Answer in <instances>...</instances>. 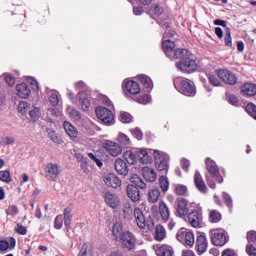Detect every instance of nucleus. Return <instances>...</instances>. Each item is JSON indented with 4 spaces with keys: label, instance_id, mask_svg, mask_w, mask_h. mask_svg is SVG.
Segmentation results:
<instances>
[{
    "label": "nucleus",
    "instance_id": "1",
    "mask_svg": "<svg viewBox=\"0 0 256 256\" xmlns=\"http://www.w3.org/2000/svg\"><path fill=\"white\" fill-rule=\"evenodd\" d=\"M112 235L115 241H120L122 249L133 251L137 247V237L131 231L123 232V224L115 223L112 227Z\"/></svg>",
    "mask_w": 256,
    "mask_h": 256
},
{
    "label": "nucleus",
    "instance_id": "2",
    "mask_svg": "<svg viewBox=\"0 0 256 256\" xmlns=\"http://www.w3.org/2000/svg\"><path fill=\"white\" fill-rule=\"evenodd\" d=\"M130 181L133 184L127 185V196L133 203H138V201H141V192L139 189H147V184L137 174L132 175Z\"/></svg>",
    "mask_w": 256,
    "mask_h": 256
},
{
    "label": "nucleus",
    "instance_id": "3",
    "mask_svg": "<svg viewBox=\"0 0 256 256\" xmlns=\"http://www.w3.org/2000/svg\"><path fill=\"white\" fill-rule=\"evenodd\" d=\"M174 87L179 91V93H182V95H185L186 97H195V94L197 93L195 90V84L187 78H175Z\"/></svg>",
    "mask_w": 256,
    "mask_h": 256
},
{
    "label": "nucleus",
    "instance_id": "4",
    "mask_svg": "<svg viewBox=\"0 0 256 256\" xmlns=\"http://www.w3.org/2000/svg\"><path fill=\"white\" fill-rule=\"evenodd\" d=\"M134 221L138 227V229H145L147 227L149 231H153L155 229V221L152 216H148L145 218V214H143V210L141 208L136 207L133 211Z\"/></svg>",
    "mask_w": 256,
    "mask_h": 256
},
{
    "label": "nucleus",
    "instance_id": "5",
    "mask_svg": "<svg viewBox=\"0 0 256 256\" xmlns=\"http://www.w3.org/2000/svg\"><path fill=\"white\" fill-rule=\"evenodd\" d=\"M158 213L160 215V219L163 223H168L169 231H173L175 228V220L171 218V211L169 210V206L165 201H160L158 205Z\"/></svg>",
    "mask_w": 256,
    "mask_h": 256
},
{
    "label": "nucleus",
    "instance_id": "6",
    "mask_svg": "<svg viewBox=\"0 0 256 256\" xmlns=\"http://www.w3.org/2000/svg\"><path fill=\"white\" fill-rule=\"evenodd\" d=\"M96 117L99 121H102L104 125H113L115 121V114L113 111L109 110L107 107L98 106L95 109Z\"/></svg>",
    "mask_w": 256,
    "mask_h": 256
},
{
    "label": "nucleus",
    "instance_id": "7",
    "mask_svg": "<svg viewBox=\"0 0 256 256\" xmlns=\"http://www.w3.org/2000/svg\"><path fill=\"white\" fill-rule=\"evenodd\" d=\"M176 239L186 247H193V245H195V234L191 231H187L186 228L178 230L176 233Z\"/></svg>",
    "mask_w": 256,
    "mask_h": 256
},
{
    "label": "nucleus",
    "instance_id": "8",
    "mask_svg": "<svg viewBox=\"0 0 256 256\" xmlns=\"http://www.w3.org/2000/svg\"><path fill=\"white\" fill-rule=\"evenodd\" d=\"M176 67L182 73H195L197 71V61L193 59V56H190L186 60L176 63Z\"/></svg>",
    "mask_w": 256,
    "mask_h": 256
},
{
    "label": "nucleus",
    "instance_id": "9",
    "mask_svg": "<svg viewBox=\"0 0 256 256\" xmlns=\"http://www.w3.org/2000/svg\"><path fill=\"white\" fill-rule=\"evenodd\" d=\"M205 163L206 170L208 171L209 175L215 179V182L223 183V176H221V173L219 172V166H217V163L211 158H206Z\"/></svg>",
    "mask_w": 256,
    "mask_h": 256
},
{
    "label": "nucleus",
    "instance_id": "10",
    "mask_svg": "<svg viewBox=\"0 0 256 256\" xmlns=\"http://www.w3.org/2000/svg\"><path fill=\"white\" fill-rule=\"evenodd\" d=\"M44 173L48 181H57L61 175V166L57 163H48L44 168Z\"/></svg>",
    "mask_w": 256,
    "mask_h": 256
},
{
    "label": "nucleus",
    "instance_id": "11",
    "mask_svg": "<svg viewBox=\"0 0 256 256\" xmlns=\"http://www.w3.org/2000/svg\"><path fill=\"white\" fill-rule=\"evenodd\" d=\"M188 223L194 229H201L203 227V213L199 210H194L187 214Z\"/></svg>",
    "mask_w": 256,
    "mask_h": 256
},
{
    "label": "nucleus",
    "instance_id": "12",
    "mask_svg": "<svg viewBox=\"0 0 256 256\" xmlns=\"http://www.w3.org/2000/svg\"><path fill=\"white\" fill-rule=\"evenodd\" d=\"M153 155L155 159L156 169H158V171H168L169 161L166 159L163 153L159 150H154Z\"/></svg>",
    "mask_w": 256,
    "mask_h": 256
},
{
    "label": "nucleus",
    "instance_id": "13",
    "mask_svg": "<svg viewBox=\"0 0 256 256\" xmlns=\"http://www.w3.org/2000/svg\"><path fill=\"white\" fill-rule=\"evenodd\" d=\"M217 75L227 85H237V75L229 70H218Z\"/></svg>",
    "mask_w": 256,
    "mask_h": 256
},
{
    "label": "nucleus",
    "instance_id": "14",
    "mask_svg": "<svg viewBox=\"0 0 256 256\" xmlns=\"http://www.w3.org/2000/svg\"><path fill=\"white\" fill-rule=\"evenodd\" d=\"M210 239L211 242L216 246V247H223L227 243V236H225V233L213 229L210 231Z\"/></svg>",
    "mask_w": 256,
    "mask_h": 256
},
{
    "label": "nucleus",
    "instance_id": "15",
    "mask_svg": "<svg viewBox=\"0 0 256 256\" xmlns=\"http://www.w3.org/2000/svg\"><path fill=\"white\" fill-rule=\"evenodd\" d=\"M102 147L112 157H118V155H121V153L123 151V148H121V146L119 144H117L111 140H106L102 144Z\"/></svg>",
    "mask_w": 256,
    "mask_h": 256
},
{
    "label": "nucleus",
    "instance_id": "16",
    "mask_svg": "<svg viewBox=\"0 0 256 256\" xmlns=\"http://www.w3.org/2000/svg\"><path fill=\"white\" fill-rule=\"evenodd\" d=\"M176 213L181 219H185L189 213V202L185 198H180L176 203Z\"/></svg>",
    "mask_w": 256,
    "mask_h": 256
},
{
    "label": "nucleus",
    "instance_id": "17",
    "mask_svg": "<svg viewBox=\"0 0 256 256\" xmlns=\"http://www.w3.org/2000/svg\"><path fill=\"white\" fill-rule=\"evenodd\" d=\"M104 201L108 207H111V209H119V205H121V200H119V197L109 191L105 193Z\"/></svg>",
    "mask_w": 256,
    "mask_h": 256
},
{
    "label": "nucleus",
    "instance_id": "18",
    "mask_svg": "<svg viewBox=\"0 0 256 256\" xmlns=\"http://www.w3.org/2000/svg\"><path fill=\"white\" fill-rule=\"evenodd\" d=\"M207 245V237H205V234H199L196 238V251L198 255L206 253Z\"/></svg>",
    "mask_w": 256,
    "mask_h": 256
},
{
    "label": "nucleus",
    "instance_id": "19",
    "mask_svg": "<svg viewBox=\"0 0 256 256\" xmlns=\"http://www.w3.org/2000/svg\"><path fill=\"white\" fill-rule=\"evenodd\" d=\"M104 183L107 187H112V189H117L121 187V178L115 174H108L104 177Z\"/></svg>",
    "mask_w": 256,
    "mask_h": 256
},
{
    "label": "nucleus",
    "instance_id": "20",
    "mask_svg": "<svg viewBox=\"0 0 256 256\" xmlns=\"http://www.w3.org/2000/svg\"><path fill=\"white\" fill-rule=\"evenodd\" d=\"M115 171L118 175H128L129 174V167L127 166V162L121 158H117L114 162Z\"/></svg>",
    "mask_w": 256,
    "mask_h": 256
},
{
    "label": "nucleus",
    "instance_id": "21",
    "mask_svg": "<svg viewBox=\"0 0 256 256\" xmlns=\"http://www.w3.org/2000/svg\"><path fill=\"white\" fill-rule=\"evenodd\" d=\"M190 57H193V54L189 50L185 48H178L174 50V54H172L170 59H178L180 61H185Z\"/></svg>",
    "mask_w": 256,
    "mask_h": 256
},
{
    "label": "nucleus",
    "instance_id": "22",
    "mask_svg": "<svg viewBox=\"0 0 256 256\" xmlns=\"http://www.w3.org/2000/svg\"><path fill=\"white\" fill-rule=\"evenodd\" d=\"M194 184L200 193H207V184H205V180H203V176L198 170L194 174Z\"/></svg>",
    "mask_w": 256,
    "mask_h": 256
},
{
    "label": "nucleus",
    "instance_id": "23",
    "mask_svg": "<svg viewBox=\"0 0 256 256\" xmlns=\"http://www.w3.org/2000/svg\"><path fill=\"white\" fill-rule=\"evenodd\" d=\"M141 173L146 181L149 183H154V181H157V173L154 169H152L149 166H145L141 169Z\"/></svg>",
    "mask_w": 256,
    "mask_h": 256
},
{
    "label": "nucleus",
    "instance_id": "24",
    "mask_svg": "<svg viewBox=\"0 0 256 256\" xmlns=\"http://www.w3.org/2000/svg\"><path fill=\"white\" fill-rule=\"evenodd\" d=\"M154 239L161 243V241H165L167 239V230L164 225L158 224L154 230Z\"/></svg>",
    "mask_w": 256,
    "mask_h": 256
},
{
    "label": "nucleus",
    "instance_id": "25",
    "mask_svg": "<svg viewBox=\"0 0 256 256\" xmlns=\"http://www.w3.org/2000/svg\"><path fill=\"white\" fill-rule=\"evenodd\" d=\"M241 95L243 97H255L256 85L253 83H245L241 86Z\"/></svg>",
    "mask_w": 256,
    "mask_h": 256
},
{
    "label": "nucleus",
    "instance_id": "26",
    "mask_svg": "<svg viewBox=\"0 0 256 256\" xmlns=\"http://www.w3.org/2000/svg\"><path fill=\"white\" fill-rule=\"evenodd\" d=\"M16 91H17V95L18 97H20V99H27L29 98V95H31V89L29 88V86H27L26 83H20L16 86Z\"/></svg>",
    "mask_w": 256,
    "mask_h": 256
},
{
    "label": "nucleus",
    "instance_id": "27",
    "mask_svg": "<svg viewBox=\"0 0 256 256\" xmlns=\"http://www.w3.org/2000/svg\"><path fill=\"white\" fill-rule=\"evenodd\" d=\"M162 49L166 56L171 59L173 57V54L175 53V42L171 40H164L162 42Z\"/></svg>",
    "mask_w": 256,
    "mask_h": 256
},
{
    "label": "nucleus",
    "instance_id": "28",
    "mask_svg": "<svg viewBox=\"0 0 256 256\" xmlns=\"http://www.w3.org/2000/svg\"><path fill=\"white\" fill-rule=\"evenodd\" d=\"M125 89L131 95H139V93H141V87L139 86V83L133 80H129L125 83Z\"/></svg>",
    "mask_w": 256,
    "mask_h": 256
},
{
    "label": "nucleus",
    "instance_id": "29",
    "mask_svg": "<svg viewBox=\"0 0 256 256\" xmlns=\"http://www.w3.org/2000/svg\"><path fill=\"white\" fill-rule=\"evenodd\" d=\"M136 157L139 159V163L142 165H149L151 162V157L149 156V152L145 148H141L136 152Z\"/></svg>",
    "mask_w": 256,
    "mask_h": 256
},
{
    "label": "nucleus",
    "instance_id": "30",
    "mask_svg": "<svg viewBox=\"0 0 256 256\" xmlns=\"http://www.w3.org/2000/svg\"><path fill=\"white\" fill-rule=\"evenodd\" d=\"M157 256H173L175 255V251L173 247L169 246L168 244H162L158 249L155 251Z\"/></svg>",
    "mask_w": 256,
    "mask_h": 256
},
{
    "label": "nucleus",
    "instance_id": "31",
    "mask_svg": "<svg viewBox=\"0 0 256 256\" xmlns=\"http://www.w3.org/2000/svg\"><path fill=\"white\" fill-rule=\"evenodd\" d=\"M223 220V215L219 210H209L208 212V221L209 223L215 224V223H221Z\"/></svg>",
    "mask_w": 256,
    "mask_h": 256
},
{
    "label": "nucleus",
    "instance_id": "32",
    "mask_svg": "<svg viewBox=\"0 0 256 256\" xmlns=\"http://www.w3.org/2000/svg\"><path fill=\"white\" fill-rule=\"evenodd\" d=\"M63 127L70 139H77V135H79V132L77 131V128H75V126H73L70 122H64Z\"/></svg>",
    "mask_w": 256,
    "mask_h": 256
},
{
    "label": "nucleus",
    "instance_id": "33",
    "mask_svg": "<svg viewBox=\"0 0 256 256\" xmlns=\"http://www.w3.org/2000/svg\"><path fill=\"white\" fill-rule=\"evenodd\" d=\"M79 103L82 107V111H89V108L91 107V100H89V95H87V93H80Z\"/></svg>",
    "mask_w": 256,
    "mask_h": 256
},
{
    "label": "nucleus",
    "instance_id": "34",
    "mask_svg": "<svg viewBox=\"0 0 256 256\" xmlns=\"http://www.w3.org/2000/svg\"><path fill=\"white\" fill-rule=\"evenodd\" d=\"M122 211H123L124 219H126V221H131L133 219V216H134L133 212L135 210H133L131 203L129 202L124 203L122 207Z\"/></svg>",
    "mask_w": 256,
    "mask_h": 256
},
{
    "label": "nucleus",
    "instance_id": "35",
    "mask_svg": "<svg viewBox=\"0 0 256 256\" xmlns=\"http://www.w3.org/2000/svg\"><path fill=\"white\" fill-rule=\"evenodd\" d=\"M138 79L148 93L153 89V81L147 75L142 74L138 76Z\"/></svg>",
    "mask_w": 256,
    "mask_h": 256
},
{
    "label": "nucleus",
    "instance_id": "36",
    "mask_svg": "<svg viewBox=\"0 0 256 256\" xmlns=\"http://www.w3.org/2000/svg\"><path fill=\"white\" fill-rule=\"evenodd\" d=\"M159 197H161V191L157 188L151 189L148 192L149 203H157V201H159Z\"/></svg>",
    "mask_w": 256,
    "mask_h": 256
},
{
    "label": "nucleus",
    "instance_id": "37",
    "mask_svg": "<svg viewBox=\"0 0 256 256\" xmlns=\"http://www.w3.org/2000/svg\"><path fill=\"white\" fill-rule=\"evenodd\" d=\"M123 157L129 165H135V163H137V154L133 153L131 150L124 152Z\"/></svg>",
    "mask_w": 256,
    "mask_h": 256
},
{
    "label": "nucleus",
    "instance_id": "38",
    "mask_svg": "<svg viewBox=\"0 0 256 256\" xmlns=\"http://www.w3.org/2000/svg\"><path fill=\"white\" fill-rule=\"evenodd\" d=\"M149 13L155 17H161L165 13V9L159 4H153L149 9Z\"/></svg>",
    "mask_w": 256,
    "mask_h": 256
},
{
    "label": "nucleus",
    "instance_id": "39",
    "mask_svg": "<svg viewBox=\"0 0 256 256\" xmlns=\"http://www.w3.org/2000/svg\"><path fill=\"white\" fill-rule=\"evenodd\" d=\"M64 216V225L66 229H69L71 227V221H73V214H71V208H65L63 212Z\"/></svg>",
    "mask_w": 256,
    "mask_h": 256
},
{
    "label": "nucleus",
    "instance_id": "40",
    "mask_svg": "<svg viewBox=\"0 0 256 256\" xmlns=\"http://www.w3.org/2000/svg\"><path fill=\"white\" fill-rule=\"evenodd\" d=\"M48 137L52 143H56V145H63V139L57 136V133L53 130L48 132Z\"/></svg>",
    "mask_w": 256,
    "mask_h": 256
},
{
    "label": "nucleus",
    "instance_id": "41",
    "mask_svg": "<svg viewBox=\"0 0 256 256\" xmlns=\"http://www.w3.org/2000/svg\"><path fill=\"white\" fill-rule=\"evenodd\" d=\"M0 181L3 183H11L13 181L11 172L9 170L0 171Z\"/></svg>",
    "mask_w": 256,
    "mask_h": 256
},
{
    "label": "nucleus",
    "instance_id": "42",
    "mask_svg": "<svg viewBox=\"0 0 256 256\" xmlns=\"http://www.w3.org/2000/svg\"><path fill=\"white\" fill-rule=\"evenodd\" d=\"M159 185L164 193L169 190V180L167 179V176H160Z\"/></svg>",
    "mask_w": 256,
    "mask_h": 256
},
{
    "label": "nucleus",
    "instance_id": "43",
    "mask_svg": "<svg viewBox=\"0 0 256 256\" xmlns=\"http://www.w3.org/2000/svg\"><path fill=\"white\" fill-rule=\"evenodd\" d=\"M224 43L226 47H233V38L231 37V29L226 28L225 36H224Z\"/></svg>",
    "mask_w": 256,
    "mask_h": 256
},
{
    "label": "nucleus",
    "instance_id": "44",
    "mask_svg": "<svg viewBox=\"0 0 256 256\" xmlns=\"http://www.w3.org/2000/svg\"><path fill=\"white\" fill-rule=\"evenodd\" d=\"M208 80L211 85L214 87H221V80H219V76L215 74H209Z\"/></svg>",
    "mask_w": 256,
    "mask_h": 256
},
{
    "label": "nucleus",
    "instance_id": "45",
    "mask_svg": "<svg viewBox=\"0 0 256 256\" xmlns=\"http://www.w3.org/2000/svg\"><path fill=\"white\" fill-rule=\"evenodd\" d=\"M245 110L248 113V115H250V117H252V119H255L256 121V105L253 103H249L246 105Z\"/></svg>",
    "mask_w": 256,
    "mask_h": 256
},
{
    "label": "nucleus",
    "instance_id": "46",
    "mask_svg": "<svg viewBox=\"0 0 256 256\" xmlns=\"http://www.w3.org/2000/svg\"><path fill=\"white\" fill-rule=\"evenodd\" d=\"M137 103L140 105H147V103H150L151 96L149 94H143L136 98Z\"/></svg>",
    "mask_w": 256,
    "mask_h": 256
},
{
    "label": "nucleus",
    "instance_id": "47",
    "mask_svg": "<svg viewBox=\"0 0 256 256\" xmlns=\"http://www.w3.org/2000/svg\"><path fill=\"white\" fill-rule=\"evenodd\" d=\"M19 214V207L17 205H10L8 209H6V215H10V217H15V215Z\"/></svg>",
    "mask_w": 256,
    "mask_h": 256
},
{
    "label": "nucleus",
    "instance_id": "48",
    "mask_svg": "<svg viewBox=\"0 0 256 256\" xmlns=\"http://www.w3.org/2000/svg\"><path fill=\"white\" fill-rule=\"evenodd\" d=\"M118 142L121 144V145H131V140L129 139V136L123 134V133H120L118 135Z\"/></svg>",
    "mask_w": 256,
    "mask_h": 256
},
{
    "label": "nucleus",
    "instance_id": "49",
    "mask_svg": "<svg viewBox=\"0 0 256 256\" xmlns=\"http://www.w3.org/2000/svg\"><path fill=\"white\" fill-rule=\"evenodd\" d=\"M120 121L122 123H131V121H133V116H131V114L128 112H121Z\"/></svg>",
    "mask_w": 256,
    "mask_h": 256
},
{
    "label": "nucleus",
    "instance_id": "50",
    "mask_svg": "<svg viewBox=\"0 0 256 256\" xmlns=\"http://www.w3.org/2000/svg\"><path fill=\"white\" fill-rule=\"evenodd\" d=\"M222 197L228 209H233V198L227 193H223Z\"/></svg>",
    "mask_w": 256,
    "mask_h": 256
},
{
    "label": "nucleus",
    "instance_id": "51",
    "mask_svg": "<svg viewBox=\"0 0 256 256\" xmlns=\"http://www.w3.org/2000/svg\"><path fill=\"white\" fill-rule=\"evenodd\" d=\"M78 256H93L91 254V251H89V245H87V243L82 245V248H81Z\"/></svg>",
    "mask_w": 256,
    "mask_h": 256
},
{
    "label": "nucleus",
    "instance_id": "52",
    "mask_svg": "<svg viewBox=\"0 0 256 256\" xmlns=\"http://www.w3.org/2000/svg\"><path fill=\"white\" fill-rule=\"evenodd\" d=\"M176 195L183 196L187 195V186L185 185H177L175 188Z\"/></svg>",
    "mask_w": 256,
    "mask_h": 256
},
{
    "label": "nucleus",
    "instance_id": "53",
    "mask_svg": "<svg viewBox=\"0 0 256 256\" xmlns=\"http://www.w3.org/2000/svg\"><path fill=\"white\" fill-rule=\"evenodd\" d=\"M54 227L56 229H62L63 228V215H58L56 216L55 220H54Z\"/></svg>",
    "mask_w": 256,
    "mask_h": 256
},
{
    "label": "nucleus",
    "instance_id": "54",
    "mask_svg": "<svg viewBox=\"0 0 256 256\" xmlns=\"http://www.w3.org/2000/svg\"><path fill=\"white\" fill-rule=\"evenodd\" d=\"M247 241L248 243H256V231L250 230L247 232Z\"/></svg>",
    "mask_w": 256,
    "mask_h": 256
},
{
    "label": "nucleus",
    "instance_id": "55",
    "mask_svg": "<svg viewBox=\"0 0 256 256\" xmlns=\"http://www.w3.org/2000/svg\"><path fill=\"white\" fill-rule=\"evenodd\" d=\"M28 108H29V103H27L25 101H21L18 104V111H19V113H26Z\"/></svg>",
    "mask_w": 256,
    "mask_h": 256
},
{
    "label": "nucleus",
    "instance_id": "56",
    "mask_svg": "<svg viewBox=\"0 0 256 256\" xmlns=\"http://www.w3.org/2000/svg\"><path fill=\"white\" fill-rule=\"evenodd\" d=\"M15 231H16V233H18V235H27V227H25L21 224L16 225Z\"/></svg>",
    "mask_w": 256,
    "mask_h": 256
},
{
    "label": "nucleus",
    "instance_id": "57",
    "mask_svg": "<svg viewBox=\"0 0 256 256\" xmlns=\"http://www.w3.org/2000/svg\"><path fill=\"white\" fill-rule=\"evenodd\" d=\"M29 116L32 119V121H37L39 119V108L35 107L33 110L29 112Z\"/></svg>",
    "mask_w": 256,
    "mask_h": 256
},
{
    "label": "nucleus",
    "instance_id": "58",
    "mask_svg": "<svg viewBox=\"0 0 256 256\" xmlns=\"http://www.w3.org/2000/svg\"><path fill=\"white\" fill-rule=\"evenodd\" d=\"M88 157L96 163L97 167H103V162L93 153H88Z\"/></svg>",
    "mask_w": 256,
    "mask_h": 256
},
{
    "label": "nucleus",
    "instance_id": "59",
    "mask_svg": "<svg viewBox=\"0 0 256 256\" xmlns=\"http://www.w3.org/2000/svg\"><path fill=\"white\" fill-rule=\"evenodd\" d=\"M206 182L210 189H215V187H217V185L215 184V178H213L212 176L206 175Z\"/></svg>",
    "mask_w": 256,
    "mask_h": 256
},
{
    "label": "nucleus",
    "instance_id": "60",
    "mask_svg": "<svg viewBox=\"0 0 256 256\" xmlns=\"http://www.w3.org/2000/svg\"><path fill=\"white\" fill-rule=\"evenodd\" d=\"M49 102L53 107H57V105H59V96H57V94L50 95Z\"/></svg>",
    "mask_w": 256,
    "mask_h": 256
},
{
    "label": "nucleus",
    "instance_id": "61",
    "mask_svg": "<svg viewBox=\"0 0 256 256\" xmlns=\"http://www.w3.org/2000/svg\"><path fill=\"white\" fill-rule=\"evenodd\" d=\"M246 253L249 256H256V248L252 244L246 246Z\"/></svg>",
    "mask_w": 256,
    "mask_h": 256
},
{
    "label": "nucleus",
    "instance_id": "62",
    "mask_svg": "<svg viewBox=\"0 0 256 256\" xmlns=\"http://www.w3.org/2000/svg\"><path fill=\"white\" fill-rule=\"evenodd\" d=\"M5 81L8 85V87H14L15 86V77L12 75L8 74L5 76Z\"/></svg>",
    "mask_w": 256,
    "mask_h": 256
},
{
    "label": "nucleus",
    "instance_id": "63",
    "mask_svg": "<svg viewBox=\"0 0 256 256\" xmlns=\"http://www.w3.org/2000/svg\"><path fill=\"white\" fill-rule=\"evenodd\" d=\"M1 143H2V145H13V143H15V138L6 136V137L2 138Z\"/></svg>",
    "mask_w": 256,
    "mask_h": 256
},
{
    "label": "nucleus",
    "instance_id": "64",
    "mask_svg": "<svg viewBox=\"0 0 256 256\" xmlns=\"http://www.w3.org/2000/svg\"><path fill=\"white\" fill-rule=\"evenodd\" d=\"M9 249V241L1 240L0 241V251H7Z\"/></svg>",
    "mask_w": 256,
    "mask_h": 256
}]
</instances>
